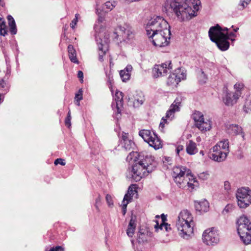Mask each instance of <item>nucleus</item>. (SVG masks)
<instances>
[{"label": "nucleus", "mask_w": 251, "mask_h": 251, "mask_svg": "<svg viewBox=\"0 0 251 251\" xmlns=\"http://www.w3.org/2000/svg\"><path fill=\"white\" fill-rule=\"evenodd\" d=\"M184 150V147L182 145H178L176 148V154L179 155L180 151H182Z\"/></svg>", "instance_id": "09e8293b"}, {"label": "nucleus", "mask_w": 251, "mask_h": 251, "mask_svg": "<svg viewBox=\"0 0 251 251\" xmlns=\"http://www.w3.org/2000/svg\"><path fill=\"white\" fill-rule=\"evenodd\" d=\"M107 85L110 89H112V86L114 84V79L113 76L109 74L107 75Z\"/></svg>", "instance_id": "58836bf2"}, {"label": "nucleus", "mask_w": 251, "mask_h": 251, "mask_svg": "<svg viewBox=\"0 0 251 251\" xmlns=\"http://www.w3.org/2000/svg\"><path fill=\"white\" fill-rule=\"evenodd\" d=\"M120 144L126 151H130L135 146L133 141L129 139L128 133L124 132H123L121 135Z\"/></svg>", "instance_id": "6ab92c4d"}, {"label": "nucleus", "mask_w": 251, "mask_h": 251, "mask_svg": "<svg viewBox=\"0 0 251 251\" xmlns=\"http://www.w3.org/2000/svg\"><path fill=\"white\" fill-rule=\"evenodd\" d=\"M155 218L158 219L156 220V224L154 225L155 231H158L159 229L162 230L164 228L166 231H169L171 230L170 225L166 222L167 221V217L164 214L161 215V217L157 215L155 216Z\"/></svg>", "instance_id": "a211bd4d"}, {"label": "nucleus", "mask_w": 251, "mask_h": 251, "mask_svg": "<svg viewBox=\"0 0 251 251\" xmlns=\"http://www.w3.org/2000/svg\"><path fill=\"white\" fill-rule=\"evenodd\" d=\"M76 15L77 14H75V18L72 20V23L70 24V26L72 28H75V25L76 24L78 21Z\"/></svg>", "instance_id": "49530a36"}, {"label": "nucleus", "mask_w": 251, "mask_h": 251, "mask_svg": "<svg viewBox=\"0 0 251 251\" xmlns=\"http://www.w3.org/2000/svg\"><path fill=\"white\" fill-rule=\"evenodd\" d=\"M237 224L238 234H244L245 231H246L251 232V220L246 216H240Z\"/></svg>", "instance_id": "2eb2a0df"}, {"label": "nucleus", "mask_w": 251, "mask_h": 251, "mask_svg": "<svg viewBox=\"0 0 251 251\" xmlns=\"http://www.w3.org/2000/svg\"><path fill=\"white\" fill-rule=\"evenodd\" d=\"M193 119L195 121L196 126L197 124L201 123L204 119L203 115L200 111H196L193 114Z\"/></svg>", "instance_id": "473e14b6"}, {"label": "nucleus", "mask_w": 251, "mask_h": 251, "mask_svg": "<svg viewBox=\"0 0 251 251\" xmlns=\"http://www.w3.org/2000/svg\"><path fill=\"white\" fill-rule=\"evenodd\" d=\"M10 72H11V70L10 69H9L8 68H7V72H6V75H5V76L8 75H10Z\"/></svg>", "instance_id": "4d7b16f0"}, {"label": "nucleus", "mask_w": 251, "mask_h": 251, "mask_svg": "<svg viewBox=\"0 0 251 251\" xmlns=\"http://www.w3.org/2000/svg\"><path fill=\"white\" fill-rule=\"evenodd\" d=\"M202 239L203 243L207 245H216L220 240L218 231L214 227L207 228L203 232Z\"/></svg>", "instance_id": "ddd939ff"}, {"label": "nucleus", "mask_w": 251, "mask_h": 251, "mask_svg": "<svg viewBox=\"0 0 251 251\" xmlns=\"http://www.w3.org/2000/svg\"><path fill=\"white\" fill-rule=\"evenodd\" d=\"M123 97L124 94L119 91L116 92L115 95V100L116 103V107L117 109V113H121L120 107H122L123 103Z\"/></svg>", "instance_id": "a878e982"}, {"label": "nucleus", "mask_w": 251, "mask_h": 251, "mask_svg": "<svg viewBox=\"0 0 251 251\" xmlns=\"http://www.w3.org/2000/svg\"><path fill=\"white\" fill-rule=\"evenodd\" d=\"M97 143L98 145V147L99 148V151L100 150L102 145L99 143V142L95 138V144Z\"/></svg>", "instance_id": "603ef678"}, {"label": "nucleus", "mask_w": 251, "mask_h": 251, "mask_svg": "<svg viewBox=\"0 0 251 251\" xmlns=\"http://www.w3.org/2000/svg\"><path fill=\"white\" fill-rule=\"evenodd\" d=\"M2 95L0 94V104L3 101L4 96H2V98H1Z\"/></svg>", "instance_id": "13d9d810"}, {"label": "nucleus", "mask_w": 251, "mask_h": 251, "mask_svg": "<svg viewBox=\"0 0 251 251\" xmlns=\"http://www.w3.org/2000/svg\"><path fill=\"white\" fill-rule=\"evenodd\" d=\"M251 0H240L239 4V9L243 10L250 2Z\"/></svg>", "instance_id": "4c0bfd02"}, {"label": "nucleus", "mask_w": 251, "mask_h": 251, "mask_svg": "<svg viewBox=\"0 0 251 251\" xmlns=\"http://www.w3.org/2000/svg\"><path fill=\"white\" fill-rule=\"evenodd\" d=\"M186 150L188 154L193 155L198 151L197 144L192 140H189L186 144Z\"/></svg>", "instance_id": "393cba45"}, {"label": "nucleus", "mask_w": 251, "mask_h": 251, "mask_svg": "<svg viewBox=\"0 0 251 251\" xmlns=\"http://www.w3.org/2000/svg\"><path fill=\"white\" fill-rule=\"evenodd\" d=\"M8 25L9 26V31L12 35H15L17 32V29L15 20L11 15H8L7 17Z\"/></svg>", "instance_id": "bb28decb"}, {"label": "nucleus", "mask_w": 251, "mask_h": 251, "mask_svg": "<svg viewBox=\"0 0 251 251\" xmlns=\"http://www.w3.org/2000/svg\"><path fill=\"white\" fill-rule=\"evenodd\" d=\"M136 227V221L132 217L129 221L126 230V234L129 237H132Z\"/></svg>", "instance_id": "c85d7f7f"}, {"label": "nucleus", "mask_w": 251, "mask_h": 251, "mask_svg": "<svg viewBox=\"0 0 251 251\" xmlns=\"http://www.w3.org/2000/svg\"><path fill=\"white\" fill-rule=\"evenodd\" d=\"M212 152L209 157L212 160L220 162L224 161L229 153V142L227 139H225L217 143L211 149Z\"/></svg>", "instance_id": "6e6552de"}, {"label": "nucleus", "mask_w": 251, "mask_h": 251, "mask_svg": "<svg viewBox=\"0 0 251 251\" xmlns=\"http://www.w3.org/2000/svg\"><path fill=\"white\" fill-rule=\"evenodd\" d=\"M196 127L201 131L209 130L211 128L210 122L208 120L205 121L204 119L201 123L197 124Z\"/></svg>", "instance_id": "c756f323"}, {"label": "nucleus", "mask_w": 251, "mask_h": 251, "mask_svg": "<svg viewBox=\"0 0 251 251\" xmlns=\"http://www.w3.org/2000/svg\"><path fill=\"white\" fill-rule=\"evenodd\" d=\"M241 95V93L238 91L235 92L226 91L223 98V102L227 106H232L237 102Z\"/></svg>", "instance_id": "f3484780"}, {"label": "nucleus", "mask_w": 251, "mask_h": 251, "mask_svg": "<svg viewBox=\"0 0 251 251\" xmlns=\"http://www.w3.org/2000/svg\"><path fill=\"white\" fill-rule=\"evenodd\" d=\"M116 31L113 32V37L119 41L128 44H132L134 40V33L131 28L126 25V26H119Z\"/></svg>", "instance_id": "1a4fd4ad"}, {"label": "nucleus", "mask_w": 251, "mask_h": 251, "mask_svg": "<svg viewBox=\"0 0 251 251\" xmlns=\"http://www.w3.org/2000/svg\"><path fill=\"white\" fill-rule=\"evenodd\" d=\"M244 85L242 83H237L234 86V88L236 90L235 92H240L241 93V90L243 88Z\"/></svg>", "instance_id": "79ce46f5"}, {"label": "nucleus", "mask_w": 251, "mask_h": 251, "mask_svg": "<svg viewBox=\"0 0 251 251\" xmlns=\"http://www.w3.org/2000/svg\"><path fill=\"white\" fill-rule=\"evenodd\" d=\"M201 4L200 0H167L164 8L173 12L179 21L184 22L197 16Z\"/></svg>", "instance_id": "f257e3e1"}, {"label": "nucleus", "mask_w": 251, "mask_h": 251, "mask_svg": "<svg viewBox=\"0 0 251 251\" xmlns=\"http://www.w3.org/2000/svg\"><path fill=\"white\" fill-rule=\"evenodd\" d=\"M238 29L239 28L238 27H236V28L233 29V30L234 31V32H237Z\"/></svg>", "instance_id": "0e129e2a"}, {"label": "nucleus", "mask_w": 251, "mask_h": 251, "mask_svg": "<svg viewBox=\"0 0 251 251\" xmlns=\"http://www.w3.org/2000/svg\"><path fill=\"white\" fill-rule=\"evenodd\" d=\"M195 223L191 213L187 210L181 211L178 216L176 224L177 230L181 237L188 239L193 233Z\"/></svg>", "instance_id": "423d86ee"}, {"label": "nucleus", "mask_w": 251, "mask_h": 251, "mask_svg": "<svg viewBox=\"0 0 251 251\" xmlns=\"http://www.w3.org/2000/svg\"><path fill=\"white\" fill-rule=\"evenodd\" d=\"M5 24V21L2 18H0V31H1L2 27H6Z\"/></svg>", "instance_id": "8fccbe9b"}, {"label": "nucleus", "mask_w": 251, "mask_h": 251, "mask_svg": "<svg viewBox=\"0 0 251 251\" xmlns=\"http://www.w3.org/2000/svg\"><path fill=\"white\" fill-rule=\"evenodd\" d=\"M172 175L174 181L179 188H183L187 186L190 190H192L199 186L198 180L191 175L190 170L185 167H174Z\"/></svg>", "instance_id": "20e7f679"}, {"label": "nucleus", "mask_w": 251, "mask_h": 251, "mask_svg": "<svg viewBox=\"0 0 251 251\" xmlns=\"http://www.w3.org/2000/svg\"><path fill=\"white\" fill-rule=\"evenodd\" d=\"M68 52L69 59L74 63L78 64L79 62L76 57V50L72 45L68 46Z\"/></svg>", "instance_id": "5701e85b"}, {"label": "nucleus", "mask_w": 251, "mask_h": 251, "mask_svg": "<svg viewBox=\"0 0 251 251\" xmlns=\"http://www.w3.org/2000/svg\"><path fill=\"white\" fill-rule=\"evenodd\" d=\"M87 251H93V250L91 249H90L89 245L87 246Z\"/></svg>", "instance_id": "052dcab7"}, {"label": "nucleus", "mask_w": 251, "mask_h": 251, "mask_svg": "<svg viewBox=\"0 0 251 251\" xmlns=\"http://www.w3.org/2000/svg\"><path fill=\"white\" fill-rule=\"evenodd\" d=\"M228 28H222L219 25L210 28L208 34L210 40L215 43L218 48L222 51L226 50L229 47V36L234 37L235 34L230 32L228 34Z\"/></svg>", "instance_id": "39448f33"}, {"label": "nucleus", "mask_w": 251, "mask_h": 251, "mask_svg": "<svg viewBox=\"0 0 251 251\" xmlns=\"http://www.w3.org/2000/svg\"><path fill=\"white\" fill-rule=\"evenodd\" d=\"M66 25H65V26H64L63 27V35L64 36H65V33H66V30H67V28H66Z\"/></svg>", "instance_id": "6e6d98bb"}, {"label": "nucleus", "mask_w": 251, "mask_h": 251, "mask_svg": "<svg viewBox=\"0 0 251 251\" xmlns=\"http://www.w3.org/2000/svg\"><path fill=\"white\" fill-rule=\"evenodd\" d=\"M145 100L144 97L141 92H139L134 97V100L133 102L134 107H139L142 105Z\"/></svg>", "instance_id": "7c9ffc66"}, {"label": "nucleus", "mask_w": 251, "mask_h": 251, "mask_svg": "<svg viewBox=\"0 0 251 251\" xmlns=\"http://www.w3.org/2000/svg\"><path fill=\"white\" fill-rule=\"evenodd\" d=\"M132 69V66L128 65L124 70L120 72V77L123 82H126L130 79Z\"/></svg>", "instance_id": "412c9836"}, {"label": "nucleus", "mask_w": 251, "mask_h": 251, "mask_svg": "<svg viewBox=\"0 0 251 251\" xmlns=\"http://www.w3.org/2000/svg\"><path fill=\"white\" fill-rule=\"evenodd\" d=\"M108 50V45L105 42H101L98 43V51L99 60L102 62L103 61V57L105 55L106 53Z\"/></svg>", "instance_id": "aec40b11"}, {"label": "nucleus", "mask_w": 251, "mask_h": 251, "mask_svg": "<svg viewBox=\"0 0 251 251\" xmlns=\"http://www.w3.org/2000/svg\"><path fill=\"white\" fill-rule=\"evenodd\" d=\"M100 197L99 195V196L97 198L96 203H97L99 205L100 204Z\"/></svg>", "instance_id": "864d4df0"}, {"label": "nucleus", "mask_w": 251, "mask_h": 251, "mask_svg": "<svg viewBox=\"0 0 251 251\" xmlns=\"http://www.w3.org/2000/svg\"><path fill=\"white\" fill-rule=\"evenodd\" d=\"M117 3L115 1H107L97 10L98 15L97 23L95 29L99 28V32L105 30L107 26V17L108 13L112 10L116 6Z\"/></svg>", "instance_id": "0eeeda50"}, {"label": "nucleus", "mask_w": 251, "mask_h": 251, "mask_svg": "<svg viewBox=\"0 0 251 251\" xmlns=\"http://www.w3.org/2000/svg\"><path fill=\"white\" fill-rule=\"evenodd\" d=\"M71 112H70V111H69V112L67 113V117H66V118L65 119V125L68 128H69L71 126Z\"/></svg>", "instance_id": "ea45409f"}, {"label": "nucleus", "mask_w": 251, "mask_h": 251, "mask_svg": "<svg viewBox=\"0 0 251 251\" xmlns=\"http://www.w3.org/2000/svg\"><path fill=\"white\" fill-rule=\"evenodd\" d=\"M77 77L79 79L80 82L82 83L83 82V73L82 71H78L77 72Z\"/></svg>", "instance_id": "c03bdc74"}, {"label": "nucleus", "mask_w": 251, "mask_h": 251, "mask_svg": "<svg viewBox=\"0 0 251 251\" xmlns=\"http://www.w3.org/2000/svg\"><path fill=\"white\" fill-rule=\"evenodd\" d=\"M172 69L171 61H167L160 65H155L152 69V75L154 78L166 75Z\"/></svg>", "instance_id": "4468645a"}, {"label": "nucleus", "mask_w": 251, "mask_h": 251, "mask_svg": "<svg viewBox=\"0 0 251 251\" xmlns=\"http://www.w3.org/2000/svg\"><path fill=\"white\" fill-rule=\"evenodd\" d=\"M75 103H76V105H79V104H80V101H79V103H78V102H77L76 101Z\"/></svg>", "instance_id": "69168bd1"}, {"label": "nucleus", "mask_w": 251, "mask_h": 251, "mask_svg": "<svg viewBox=\"0 0 251 251\" xmlns=\"http://www.w3.org/2000/svg\"><path fill=\"white\" fill-rule=\"evenodd\" d=\"M244 134H243L242 137H244Z\"/></svg>", "instance_id": "338daca9"}, {"label": "nucleus", "mask_w": 251, "mask_h": 251, "mask_svg": "<svg viewBox=\"0 0 251 251\" xmlns=\"http://www.w3.org/2000/svg\"><path fill=\"white\" fill-rule=\"evenodd\" d=\"M243 109L246 113L251 112V97H249L246 99Z\"/></svg>", "instance_id": "72a5a7b5"}, {"label": "nucleus", "mask_w": 251, "mask_h": 251, "mask_svg": "<svg viewBox=\"0 0 251 251\" xmlns=\"http://www.w3.org/2000/svg\"><path fill=\"white\" fill-rule=\"evenodd\" d=\"M206 175L207 176V175H208V174L207 173H203L200 175V177H202L203 176H205Z\"/></svg>", "instance_id": "bf43d9fd"}, {"label": "nucleus", "mask_w": 251, "mask_h": 251, "mask_svg": "<svg viewBox=\"0 0 251 251\" xmlns=\"http://www.w3.org/2000/svg\"><path fill=\"white\" fill-rule=\"evenodd\" d=\"M126 160L134 162L132 166V178L136 182L154 171L157 164L152 156L141 154L136 151L130 152Z\"/></svg>", "instance_id": "f03ea898"}, {"label": "nucleus", "mask_w": 251, "mask_h": 251, "mask_svg": "<svg viewBox=\"0 0 251 251\" xmlns=\"http://www.w3.org/2000/svg\"><path fill=\"white\" fill-rule=\"evenodd\" d=\"M45 251H65V249L62 246H56L49 249L48 246H46Z\"/></svg>", "instance_id": "c9c22d12"}, {"label": "nucleus", "mask_w": 251, "mask_h": 251, "mask_svg": "<svg viewBox=\"0 0 251 251\" xmlns=\"http://www.w3.org/2000/svg\"><path fill=\"white\" fill-rule=\"evenodd\" d=\"M137 185L132 184L129 186L127 193L125 195L122 201L123 213L125 215L126 213V209L127 204L131 201L134 194L137 192Z\"/></svg>", "instance_id": "dca6fc26"}, {"label": "nucleus", "mask_w": 251, "mask_h": 251, "mask_svg": "<svg viewBox=\"0 0 251 251\" xmlns=\"http://www.w3.org/2000/svg\"><path fill=\"white\" fill-rule=\"evenodd\" d=\"M182 101V98L181 97H177L174 100L173 103L171 105L169 109L167 111L165 118L163 117L161 122L159 125V128L161 130H163L165 127V125H168L169 122L171 121L174 117L175 113L179 110Z\"/></svg>", "instance_id": "f8f14e48"}, {"label": "nucleus", "mask_w": 251, "mask_h": 251, "mask_svg": "<svg viewBox=\"0 0 251 251\" xmlns=\"http://www.w3.org/2000/svg\"><path fill=\"white\" fill-rule=\"evenodd\" d=\"M195 206L197 211L205 212L209 209V203L208 201L204 200L201 201L195 202Z\"/></svg>", "instance_id": "b1692460"}, {"label": "nucleus", "mask_w": 251, "mask_h": 251, "mask_svg": "<svg viewBox=\"0 0 251 251\" xmlns=\"http://www.w3.org/2000/svg\"><path fill=\"white\" fill-rule=\"evenodd\" d=\"M106 199L109 206L113 205V202H112L111 197L110 196L107 195L106 196Z\"/></svg>", "instance_id": "3c124183"}, {"label": "nucleus", "mask_w": 251, "mask_h": 251, "mask_svg": "<svg viewBox=\"0 0 251 251\" xmlns=\"http://www.w3.org/2000/svg\"><path fill=\"white\" fill-rule=\"evenodd\" d=\"M7 34V28L6 27H2V29L1 30V31H0V35L1 36H5Z\"/></svg>", "instance_id": "de8ad7c7"}, {"label": "nucleus", "mask_w": 251, "mask_h": 251, "mask_svg": "<svg viewBox=\"0 0 251 251\" xmlns=\"http://www.w3.org/2000/svg\"><path fill=\"white\" fill-rule=\"evenodd\" d=\"M0 87L3 89L4 95L7 93L9 90V85L2 78L0 80Z\"/></svg>", "instance_id": "f704fd0d"}, {"label": "nucleus", "mask_w": 251, "mask_h": 251, "mask_svg": "<svg viewBox=\"0 0 251 251\" xmlns=\"http://www.w3.org/2000/svg\"><path fill=\"white\" fill-rule=\"evenodd\" d=\"M233 208V205L231 204H228L224 208V212H229L230 211H231Z\"/></svg>", "instance_id": "37998d69"}, {"label": "nucleus", "mask_w": 251, "mask_h": 251, "mask_svg": "<svg viewBox=\"0 0 251 251\" xmlns=\"http://www.w3.org/2000/svg\"><path fill=\"white\" fill-rule=\"evenodd\" d=\"M54 163L55 165L60 164L62 166H64L66 164L65 160L61 158L56 159L54 162Z\"/></svg>", "instance_id": "a19ab883"}, {"label": "nucleus", "mask_w": 251, "mask_h": 251, "mask_svg": "<svg viewBox=\"0 0 251 251\" xmlns=\"http://www.w3.org/2000/svg\"><path fill=\"white\" fill-rule=\"evenodd\" d=\"M139 135L144 140L148 143L151 147L157 150L162 147V141L153 131L142 129L139 132Z\"/></svg>", "instance_id": "9d476101"}, {"label": "nucleus", "mask_w": 251, "mask_h": 251, "mask_svg": "<svg viewBox=\"0 0 251 251\" xmlns=\"http://www.w3.org/2000/svg\"><path fill=\"white\" fill-rule=\"evenodd\" d=\"M83 90L82 88H80L75 94V99L77 102L79 103L83 99Z\"/></svg>", "instance_id": "e433bc0d"}, {"label": "nucleus", "mask_w": 251, "mask_h": 251, "mask_svg": "<svg viewBox=\"0 0 251 251\" xmlns=\"http://www.w3.org/2000/svg\"><path fill=\"white\" fill-rule=\"evenodd\" d=\"M0 5L2 7H4L5 6V2L2 0H0Z\"/></svg>", "instance_id": "5fc2aeb1"}, {"label": "nucleus", "mask_w": 251, "mask_h": 251, "mask_svg": "<svg viewBox=\"0 0 251 251\" xmlns=\"http://www.w3.org/2000/svg\"><path fill=\"white\" fill-rule=\"evenodd\" d=\"M238 205L241 208H246L251 204V189L249 187H241L236 193Z\"/></svg>", "instance_id": "9b49d317"}, {"label": "nucleus", "mask_w": 251, "mask_h": 251, "mask_svg": "<svg viewBox=\"0 0 251 251\" xmlns=\"http://www.w3.org/2000/svg\"><path fill=\"white\" fill-rule=\"evenodd\" d=\"M185 77V75L182 72H181L180 69H178L177 70H175V73H173L170 75L169 79L170 80V81L172 83H174V81H172V80L174 79V81L177 83L178 82L180 81L181 79H184Z\"/></svg>", "instance_id": "4be33fe9"}, {"label": "nucleus", "mask_w": 251, "mask_h": 251, "mask_svg": "<svg viewBox=\"0 0 251 251\" xmlns=\"http://www.w3.org/2000/svg\"><path fill=\"white\" fill-rule=\"evenodd\" d=\"M243 243L246 245L251 243V232L245 231L244 234H239Z\"/></svg>", "instance_id": "2f4dec72"}, {"label": "nucleus", "mask_w": 251, "mask_h": 251, "mask_svg": "<svg viewBox=\"0 0 251 251\" xmlns=\"http://www.w3.org/2000/svg\"><path fill=\"white\" fill-rule=\"evenodd\" d=\"M242 129L237 125H230L227 128V132L231 135H236L242 133Z\"/></svg>", "instance_id": "cd10ccee"}, {"label": "nucleus", "mask_w": 251, "mask_h": 251, "mask_svg": "<svg viewBox=\"0 0 251 251\" xmlns=\"http://www.w3.org/2000/svg\"><path fill=\"white\" fill-rule=\"evenodd\" d=\"M224 188L227 192L230 190L231 187L230 183L228 181H226L224 182Z\"/></svg>", "instance_id": "a18cd8bd"}, {"label": "nucleus", "mask_w": 251, "mask_h": 251, "mask_svg": "<svg viewBox=\"0 0 251 251\" xmlns=\"http://www.w3.org/2000/svg\"><path fill=\"white\" fill-rule=\"evenodd\" d=\"M144 236V235L142 233L141 234H140L139 235V242H140L141 241L139 240L140 238V236Z\"/></svg>", "instance_id": "680f3d73"}, {"label": "nucleus", "mask_w": 251, "mask_h": 251, "mask_svg": "<svg viewBox=\"0 0 251 251\" xmlns=\"http://www.w3.org/2000/svg\"><path fill=\"white\" fill-rule=\"evenodd\" d=\"M200 153L202 155H204V151H201L200 152Z\"/></svg>", "instance_id": "e2e57ef3"}, {"label": "nucleus", "mask_w": 251, "mask_h": 251, "mask_svg": "<svg viewBox=\"0 0 251 251\" xmlns=\"http://www.w3.org/2000/svg\"><path fill=\"white\" fill-rule=\"evenodd\" d=\"M167 22L162 17L151 19L147 25L146 30L153 44L156 47H165L169 43L171 32Z\"/></svg>", "instance_id": "7ed1b4c3"}]
</instances>
